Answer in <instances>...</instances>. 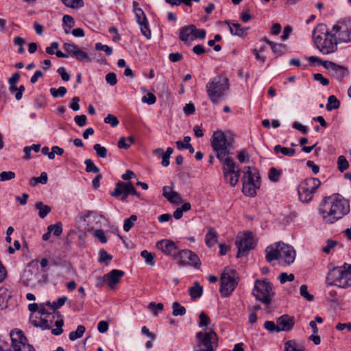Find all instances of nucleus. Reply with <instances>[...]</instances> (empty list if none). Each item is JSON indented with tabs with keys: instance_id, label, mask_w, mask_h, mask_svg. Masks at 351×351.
<instances>
[{
	"instance_id": "nucleus-1",
	"label": "nucleus",
	"mask_w": 351,
	"mask_h": 351,
	"mask_svg": "<svg viewBox=\"0 0 351 351\" xmlns=\"http://www.w3.org/2000/svg\"><path fill=\"white\" fill-rule=\"evenodd\" d=\"M319 213L326 223H334L350 213V202L337 193L323 199L319 206Z\"/></svg>"
},
{
	"instance_id": "nucleus-2",
	"label": "nucleus",
	"mask_w": 351,
	"mask_h": 351,
	"mask_svg": "<svg viewBox=\"0 0 351 351\" xmlns=\"http://www.w3.org/2000/svg\"><path fill=\"white\" fill-rule=\"evenodd\" d=\"M313 41L319 51L328 55L337 49V41L332 31H329L324 24H319L313 32Z\"/></svg>"
},
{
	"instance_id": "nucleus-3",
	"label": "nucleus",
	"mask_w": 351,
	"mask_h": 351,
	"mask_svg": "<svg viewBox=\"0 0 351 351\" xmlns=\"http://www.w3.org/2000/svg\"><path fill=\"white\" fill-rule=\"evenodd\" d=\"M266 260L271 263L278 260L279 264L289 266L292 264L295 258L296 253L293 247L284 243H276L274 245L266 247Z\"/></svg>"
},
{
	"instance_id": "nucleus-4",
	"label": "nucleus",
	"mask_w": 351,
	"mask_h": 351,
	"mask_svg": "<svg viewBox=\"0 0 351 351\" xmlns=\"http://www.w3.org/2000/svg\"><path fill=\"white\" fill-rule=\"evenodd\" d=\"M229 89V80L223 75L210 78L206 85V93L213 105L219 104L224 99Z\"/></svg>"
},
{
	"instance_id": "nucleus-5",
	"label": "nucleus",
	"mask_w": 351,
	"mask_h": 351,
	"mask_svg": "<svg viewBox=\"0 0 351 351\" xmlns=\"http://www.w3.org/2000/svg\"><path fill=\"white\" fill-rule=\"evenodd\" d=\"M329 285L346 289L351 286V265L344 263L340 267H333L329 271L326 279Z\"/></svg>"
},
{
	"instance_id": "nucleus-6",
	"label": "nucleus",
	"mask_w": 351,
	"mask_h": 351,
	"mask_svg": "<svg viewBox=\"0 0 351 351\" xmlns=\"http://www.w3.org/2000/svg\"><path fill=\"white\" fill-rule=\"evenodd\" d=\"M57 308H29V322L37 328L47 329L53 324L54 319L58 316Z\"/></svg>"
},
{
	"instance_id": "nucleus-7",
	"label": "nucleus",
	"mask_w": 351,
	"mask_h": 351,
	"mask_svg": "<svg viewBox=\"0 0 351 351\" xmlns=\"http://www.w3.org/2000/svg\"><path fill=\"white\" fill-rule=\"evenodd\" d=\"M233 143V138H228L222 131H216L213 133L210 143L219 160H222L231 153Z\"/></svg>"
},
{
	"instance_id": "nucleus-8",
	"label": "nucleus",
	"mask_w": 351,
	"mask_h": 351,
	"mask_svg": "<svg viewBox=\"0 0 351 351\" xmlns=\"http://www.w3.org/2000/svg\"><path fill=\"white\" fill-rule=\"evenodd\" d=\"M197 343L193 351H215L217 347V335L210 328L197 333Z\"/></svg>"
},
{
	"instance_id": "nucleus-9",
	"label": "nucleus",
	"mask_w": 351,
	"mask_h": 351,
	"mask_svg": "<svg viewBox=\"0 0 351 351\" xmlns=\"http://www.w3.org/2000/svg\"><path fill=\"white\" fill-rule=\"evenodd\" d=\"M320 185L321 181L316 178L309 177L302 180L298 187L300 200L305 203L311 201Z\"/></svg>"
},
{
	"instance_id": "nucleus-10",
	"label": "nucleus",
	"mask_w": 351,
	"mask_h": 351,
	"mask_svg": "<svg viewBox=\"0 0 351 351\" xmlns=\"http://www.w3.org/2000/svg\"><path fill=\"white\" fill-rule=\"evenodd\" d=\"M239 278L236 270L226 267L221 276L220 292L222 296H229L237 285Z\"/></svg>"
},
{
	"instance_id": "nucleus-11",
	"label": "nucleus",
	"mask_w": 351,
	"mask_h": 351,
	"mask_svg": "<svg viewBox=\"0 0 351 351\" xmlns=\"http://www.w3.org/2000/svg\"><path fill=\"white\" fill-rule=\"evenodd\" d=\"M253 294L256 300L262 302L264 304H269L273 296L271 285L266 280H256Z\"/></svg>"
},
{
	"instance_id": "nucleus-12",
	"label": "nucleus",
	"mask_w": 351,
	"mask_h": 351,
	"mask_svg": "<svg viewBox=\"0 0 351 351\" xmlns=\"http://www.w3.org/2000/svg\"><path fill=\"white\" fill-rule=\"evenodd\" d=\"M331 31L337 42H351V21L347 19L339 20L333 25Z\"/></svg>"
},
{
	"instance_id": "nucleus-13",
	"label": "nucleus",
	"mask_w": 351,
	"mask_h": 351,
	"mask_svg": "<svg viewBox=\"0 0 351 351\" xmlns=\"http://www.w3.org/2000/svg\"><path fill=\"white\" fill-rule=\"evenodd\" d=\"M12 351H35L34 348L28 343L22 330L19 329L10 332Z\"/></svg>"
},
{
	"instance_id": "nucleus-14",
	"label": "nucleus",
	"mask_w": 351,
	"mask_h": 351,
	"mask_svg": "<svg viewBox=\"0 0 351 351\" xmlns=\"http://www.w3.org/2000/svg\"><path fill=\"white\" fill-rule=\"evenodd\" d=\"M173 259L180 266L190 265L198 267L201 264L198 256L189 250H178Z\"/></svg>"
},
{
	"instance_id": "nucleus-15",
	"label": "nucleus",
	"mask_w": 351,
	"mask_h": 351,
	"mask_svg": "<svg viewBox=\"0 0 351 351\" xmlns=\"http://www.w3.org/2000/svg\"><path fill=\"white\" fill-rule=\"evenodd\" d=\"M206 34V32L205 29H197L194 25H189L180 29L179 38L182 42L186 43L196 38L204 39Z\"/></svg>"
},
{
	"instance_id": "nucleus-16",
	"label": "nucleus",
	"mask_w": 351,
	"mask_h": 351,
	"mask_svg": "<svg viewBox=\"0 0 351 351\" xmlns=\"http://www.w3.org/2000/svg\"><path fill=\"white\" fill-rule=\"evenodd\" d=\"M110 195L124 202L129 195H133L139 197V193L136 191L132 182H118L113 191Z\"/></svg>"
},
{
	"instance_id": "nucleus-17",
	"label": "nucleus",
	"mask_w": 351,
	"mask_h": 351,
	"mask_svg": "<svg viewBox=\"0 0 351 351\" xmlns=\"http://www.w3.org/2000/svg\"><path fill=\"white\" fill-rule=\"evenodd\" d=\"M238 249L237 257L243 256L246 252L254 247V240L251 232H245L238 235L236 240Z\"/></svg>"
},
{
	"instance_id": "nucleus-18",
	"label": "nucleus",
	"mask_w": 351,
	"mask_h": 351,
	"mask_svg": "<svg viewBox=\"0 0 351 351\" xmlns=\"http://www.w3.org/2000/svg\"><path fill=\"white\" fill-rule=\"evenodd\" d=\"M156 247L164 254L173 256V258L178 250L177 245L173 241L167 239L158 241L156 244Z\"/></svg>"
},
{
	"instance_id": "nucleus-19",
	"label": "nucleus",
	"mask_w": 351,
	"mask_h": 351,
	"mask_svg": "<svg viewBox=\"0 0 351 351\" xmlns=\"http://www.w3.org/2000/svg\"><path fill=\"white\" fill-rule=\"evenodd\" d=\"M295 324L294 317L288 315H283L278 317L276 322L277 331H290Z\"/></svg>"
},
{
	"instance_id": "nucleus-20",
	"label": "nucleus",
	"mask_w": 351,
	"mask_h": 351,
	"mask_svg": "<svg viewBox=\"0 0 351 351\" xmlns=\"http://www.w3.org/2000/svg\"><path fill=\"white\" fill-rule=\"evenodd\" d=\"M222 165V170L224 177H227L229 174L241 171L238 166L236 165L233 159L228 156H226L220 160Z\"/></svg>"
},
{
	"instance_id": "nucleus-21",
	"label": "nucleus",
	"mask_w": 351,
	"mask_h": 351,
	"mask_svg": "<svg viewBox=\"0 0 351 351\" xmlns=\"http://www.w3.org/2000/svg\"><path fill=\"white\" fill-rule=\"evenodd\" d=\"M125 273L122 270L112 269L110 272L104 276V280L108 282V286L113 289L119 282Z\"/></svg>"
},
{
	"instance_id": "nucleus-22",
	"label": "nucleus",
	"mask_w": 351,
	"mask_h": 351,
	"mask_svg": "<svg viewBox=\"0 0 351 351\" xmlns=\"http://www.w3.org/2000/svg\"><path fill=\"white\" fill-rule=\"evenodd\" d=\"M260 178L259 173L256 169L247 167L243 176V182L256 184V182H260Z\"/></svg>"
},
{
	"instance_id": "nucleus-23",
	"label": "nucleus",
	"mask_w": 351,
	"mask_h": 351,
	"mask_svg": "<svg viewBox=\"0 0 351 351\" xmlns=\"http://www.w3.org/2000/svg\"><path fill=\"white\" fill-rule=\"evenodd\" d=\"M226 23L228 25L231 34L239 37H245L247 35L249 27H241L239 23L230 21H226Z\"/></svg>"
},
{
	"instance_id": "nucleus-24",
	"label": "nucleus",
	"mask_w": 351,
	"mask_h": 351,
	"mask_svg": "<svg viewBox=\"0 0 351 351\" xmlns=\"http://www.w3.org/2000/svg\"><path fill=\"white\" fill-rule=\"evenodd\" d=\"M163 196L171 203L178 204L182 202V198L180 195L172 190V188L165 186L162 189Z\"/></svg>"
},
{
	"instance_id": "nucleus-25",
	"label": "nucleus",
	"mask_w": 351,
	"mask_h": 351,
	"mask_svg": "<svg viewBox=\"0 0 351 351\" xmlns=\"http://www.w3.org/2000/svg\"><path fill=\"white\" fill-rule=\"evenodd\" d=\"M347 74V69L337 64H335L330 72V75L339 81H341Z\"/></svg>"
},
{
	"instance_id": "nucleus-26",
	"label": "nucleus",
	"mask_w": 351,
	"mask_h": 351,
	"mask_svg": "<svg viewBox=\"0 0 351 351\" xmlns=\"http://www.w3.org/2000/svg\"><path fill=\"white\" fill-rule=\"evenodd\" d=\"M260 182L256 184L244 183L243 182V193L249 197H254L256 194V190L260 188Z\"/></svg>"
},
{
	"instance_id": "nucleus-27",
	"label": "nucleus",
	"mask_w": 351,
	"mask_h": 351,
	"mask_svg": "<svg viewBox=\"0 0 351 351\" xmlns=\"http://www.w3.org/2000/svg\"><path fill=\"white\" fill-rule=\"evenodd\" d=\"M189 295L193 300L199 298L203 293V287L197 281H195L193 285L189 288Z\"/></svg>"
},
{
	"instance_id": "nucleus-28",
	"label": "nucleus",
	"mask_w": 351,
	"mask_h": 351,
	"mask_svg": "<svg viewBox=\"0 0 351 351\" xmlns=\"http://www.w3.org/2000/svg\"><path fill=\"white\" fill-rule=\"evenodd\" d=\"M304 346L295 340L287 341L285 343L284 351H304Z\"/></svg>"
},
{
	"instance_id": "nucleus-29",
	"label": "nucleus",
	"mask_w": 351,
	"mask_h": 351,
	"mask_svg": "<svg viewBox=\"0 0 351 351\" xmlns=\"http://www.w3.org/2000/svg\"><path fill=\"white\" fill-rule=\"evenodd\" d=\"M217 241V233L213 228H209L205 237V243L208 247H213Z\"/></svg>"
},
{
	"instance_id": "nucleus-30",
	"label": "nucleus",
	"mask_w": 351,
	"mask_h": 351,
	"mask_svg": "<svg viewBox=\"0 0 351 351\" xmlns=\"http://www.w3.org/2000/svg\"><path fill=\"white\" fill-rule=\"evenodd\" d=\"M184 141L185 144H182V142L180 141H178L176 142L178 149L181 150L182 149H189L191 154H193L195 152V149L190 144L191 137L189 136H184Z\"/></svg>"
},
{
	"instance_id": "nucleus-31",
	"label": "nucleus",
	"mask_w": 351,
	"mask_h": 351,
	"mask_svg": "<svg viewBox=\"0 0 351 351\" xmlns=\"http://www.w3.org/2000/svg\"><path fill=\"white\" fill-rule=\"evenodd\" d=\"M35 207L38 210V216L41 219L45 218L51 210L50 206L43 204L41 202H36Z\"/></svg>"
},
{
	"instance_id": "nucleus-32",
	"label": "nucleus",
	"mask_w": 351,
	"mask_h": 351,
	"mask_svg": "<svg viewBox=\"0 0 351 351\" xmlns=\"http://www.w3.org/2000/svg\"><path fill=\"white\" fill-rule=\"evenodd\" d=\"M20 73L19 72L14 73L12 75V76L8 79L9 84V90L11 93H14L16 91L17 86L16 84L20 79Z\"/></svg>"
},
{
	"instance_id": "nucleus-33",
	"label": "nucleus",
	"mask_w": 351,
	"mask_h": 351,
	"mask_svg": "<svg viewBox=\"0 0 351 351\" xmlns=\"http://www.w3.org/2000/svg\"><path fill=\"white\" fill-rule=\"evenodd\" d=\"M274 151L276 154L281 153L285 156H293L295 154V151L293 149L282 147L280 145H277L274 147Z\"/></svg>"
},
{
	"instance_id": "nucleus-34",
	"label": "nucleus",
	"mask_w": 351,
	"mask_h": 351,
	"mask_svg": "<svg viewBox=\"0 0 351 351\" xmlns=\"http://www.w3.org/2000/svg\"><path fill=\"white\" fill-rule=\"evenodd\" d=\"M340 106V102L335 95H330L328 98V103L326 104V110L332 111V110L338 109Z\"/></svg>"
},
{
	"instance_id": "nucleus-35",
	"label": "nucleus",
	"mask_w": 351,
	"mask_h": 351,
	"mask_svg": "<svg viewBox=\"0 0 351 351\" xmlns=\"http://www.w3.org/2000/svg\"><path fill=\"white\" fill-rule=\"evenodd\" d=\"M141 256L145 259L146 264L151 266L154 265V259L156 258V254L154 253L149 252L145 250L141 252Z\"/></svg>"
},
{
	"instance_id": "nucleus-36",
	"label": "nucleus",
	"mask_w": 351,
	"mask_h": 351,
	"mask_svg": "<svg viewBox=\"0 0 351 351\" xmlns=\"http://www.w3.org/2000/svg\"><path fill=\"white\" fill-rule=\"evenodd\" d=\"M85 331H86L85 327L82 325H79L77 327V329L75 331H73L69 333V339L71 341H75L77 339L82 337L83 336L84 333L85 332Z\"/></svg>"
},
{
	"instance_id": "nucleus-37",
	"label": "nucleus",
	"mask_w": 351,
	"mask_h": 351,
	"mask_svg": "<svg viewBox=\"0 0 351 351\" xmlns=\"http://www.w3.org/2000/svg\"><path fill=\"white\" fill-rule=\"evenodd\" d=\"M241 176V171L230 173L227 177H224L226 182L229 183L231 186H235L239 182Z\"/></svg>"
},
{
	"instance_id": "nucleus-38",
	"label": "nucleus",
	"mask_w": 351,
	"mask_h": 351,
	"mask_svg": "<svg viewBox=\"0 0 351 351\" xmlns=\"http://www.w3.org/2000/svg\"><path fill=\"white\" fill-rule=\"evenodd\" d=\"M137 220V216L132 215L129 218L124 220L123 222V230L125 232H128L134 226L135 221Z\"/></svg>"
},
{
	"instance_id": "nucleus-39",
	"label": "nucleus",
	"mask_w": 351,
	"mask_h": 351,
	"mask_svg": "<svg viewBox=\"0 0 351 351\" xmlns=\"http://www.w3.org/2000/svg\"><path fill=\"white\" fill-rule=\"evenodd\" d=\"M62 3L69 8L78 9L84 5L82 0H62Z\"/></svg>"
},
{
	"instance_id": "nucleus-40",
	"label": "nucleus",
	"mask_w": 351,
	"mask_h": 351,
	"mask_svg": "<svg viewBox=\"0 0 351 351\" xmlns=\"http://www.w3.org/2000/svg\"><path fill=\"white\" fill-rule=\"evenodd\" d=\"M49 92L54 98H58L63 97L66 95L67 90L65 87L60 86L58 89L55 88H51Z\"/></svg>"
},
{
	"instance_id": "nucleus-41",
	"label": "nucleus",
	"mask_w": 351,
	"mask_h": 351,
	"mask_svg": "<svg viewBox=\"0 0 351 351\" xmlns=\"http://www.w3.org/2000/svg\"><path fill=\"white\" fill-rule=\"evenodd\" d=\"M138 24L140 25L142 34L147 38H150L151 31L149 28V23L147 19L142 21L141 23H138Z\"/></svg>"
},
{
	"instance_id": "nucleus-42",
	"label": "nucleus",
	"mask_w": 351,
	"mask_h": 351,
	"mask_svg": "<svg viewBox=\"0 0 351 351\" xmlns=\"http://www.w3.org/2000/svg\"><path fill=\"white\" fill-rule=\"evenodd\" d=\"M47 230L52 232L53 235L59 237L62 232V225L60 222L56 223L53 225H50L48 226Z\"/></svg>"
},
{
	"instance_id": "nucleus-43",
	"label": "nucleus",
	"mask_w": 351,
	"mask_h": 351,
	"mask_svg": "<svg viewBox=\"0 0 351 351\" xmlns=\"http://www.w3.org/2000/svg\"><path fill=\"white\" fill-rule=\"evenodd\" d=\"M77 60L81 62H89L91 61V59L89 58L88 54L84 51L81 50L80 48L77 49L76 53L73 56Z\"/></svg>"
},
{
	"instance_id": "nucleus-44",
	"label": "nucleus",
	"mask_w": 351,
	"mask_h": 351,
	"mask_svg": "<svg viewBox=\"0 0 351 351\" xmlns=\"http://www.w3.org/2000/svg\"><path fill=\"white\" fill-rule=\"evenodd\" d=\"M93 149L96 152L98 157L104 158L107 156V149L105 147L101 146L100 144H95L93 146Z\"/></svg>"
},
{
	"instance_id": "nucleus-45",
	"label": "nucleus",
	"mask_w": 351,
	"mask_h": 351,
	"mask_svg": "<svg viewBox=\"0 0 351 351\" xmlns=\"http://www.w3.org/2000/svg\"><path fill=\"white\" fill-rule=\"evenodd\" d=\"M281 173L280 170L271 167L269 171V178L272 182H277L279 180Z\"/></svg>"
},
{
	"instance_id": "nucleus-46",
	"label": "nucleus",
	"mask_w": 351,
	"mask_h": 351,
	"mask_svg": "<svg viewBox=\"0 0 351 351\" xmlns=\"http://www.w3.org/2000/svg\"><path fill=\"white\" fill-rule=\"evenodd\" d=\"M84 164L86 165V171L87 172H93L95 173L99 172V169L94 164L91 159H86Z\"/></svg>"
},
{
	"instance_id": "nucleus-47",
	"label": "nucleus",
	"mask_w": 351,
	"mask_h": 351,
	"mask_svg": "<svg viewBox=\"0 0 351 351\" xmlns=\"http://www.w3.org/2000/svg\"><path fill=\"white\" fill-rule=\"evenodd\" d=\"M337 164L338 169L341 172H343L349 167V163L347 161L346 157L343 156H340L338 157Z\"/></svg>"
},
{
	"instance_id": "nucleus-48",
	"label": "nucleus",
	"mask_w": 351,
	"mask_h": 351,
	"mask_svg": "<svg viewBox=\"0 0 351 351\" xmlns=\"http://www.w3.org/2000/svg\"><path fill=\"white\" fill-rule=\"evenodd\" d=\"M112 256L109 254L106 251H105L104 250H101L99 251V260L98 261L100 263H106L108 265V263L112 261Z\"/></svg>"
},
{
	"instance_id": "nucleus-49",
	"label": "nucleus",
	"mask_w": 351,
	"mask_h": 351,
	"mask_svg": "<svg viewBox=\"0 0 351 351\" xmlns=\"http://www.w3.org/2000/svg\"><path fill=\"white\" fill-rule=\"evenodd\" d=\"M13 42L15 46H19L18 53L23 54L25 52V49L23 47V45L25 43V40L21 36H16L14 38Z\"/></svg>"
},
{
	"instance_id": "nucleus-50",
	"label": "nucleus",
	"mask_w": 351,
	"mask_h": 351,
	"mask_svg": "<svg viewBox=\"0 0 351 351\" xmlns=\"http://www.w3.org/2000/svg\"><path fill=\"white\" fill-rule=\"evenodd\" d=\"M15 173L12 171H3L0 173V181L5 182L15 178Z\"/></svg>"
},
{
	"instance_id": "nucleus-51",
	"label": "nucleus",
	"mask_w": 351,
	"mask_h": 351,
	"mask_svg": "<svg viewBox=\"0 0 351 351\" xmlns=\"http://www.w3.org/2000/svg\"><path fill=\"white\" fill-rule=\"evenodd\" d=\"M104 122L107 124L110 125L112 127H116L119 125V121L118 119L112 114H108L104 118Z\"/></svg>"
},
{
	"instance_id": "nucleus-52",
	"label": "nucleus",
	"mask_w": 351,
	"mask_h": 351,
	"mask_svg": "<svg viewBox=\"0 0 351 351\" xmlns=\"http://www.w3.org/2000/svg\"><path fill=\"white\" fill-rule=\"evenodd\" d=\"M63 48L68 53L72 56L76 53L77 49H79L77 45L71 43H64L63 45Z\"/></svg>"
},
{
	"instance_id": "nucleus-53",
	"label": "nucleus",
	"mask_w": 351,
	"mask_h": 351,
	"mask_svg": "<svg viewBox=\"0 0 351 351\" xmlns=\"http://www.w3.org/2000/svg\"><path fill=\"white\" fill-rule=\"evenodd\" d=\"M300 293L302 297L307 300L308 301H312L313 300V295L310 294L308 291V287L305 285H302L300 288Z\"/></svg>"
},
{
	"instance_id": "nucleus-54",
	"label": "nucleus",
	"mask_w": 351,
	"mask_h": 351,
	"mask_svg": "<svg viewBox=\"0 0 351 351\" xmlns=\"http://www.w3.org/2000/svg\"><path fill=\"white\" fill-rule=\"evenodd\" d=\"M46 104H47V101H46L45 97L42 95H38L36 97V99L34 100V107L36 108H43L46 106Z\"/></svg>"
},
{
	"instance_id": "nucleus-55",
	"label": "nucleus",
	"mask_w": 351,
	"mask_h": 351,
	"mask_svg": "<svg viewBox=\"0 0 351 351\" xmlns=\"http://www.w3.org/2000/svg\"><path fill=\"white\" fill-rule=\"evenodd\" d=\"M95 49L99 51H104L107 56H110L112 53V49L110 47L101 43L95 44Z\"/></svg>"
},
{
	"instance_id": "nucleus-56",
	"label": "nucleus",
	"mask_w": 351,
	"mask_h": 351,
	"mask_svg": "<svg viewBox=\"0 0 351 351\" xmlns=\"http://www.w3.org/2000/svg\"><path fill=\"white\" fill-rule=\"evenodd\" d=\"M294 275L292 274H287V273H281L278 276V280L282 284L287 282H291L294 280Z\"/></svg>"
},
{
	"instance_id": "nucleus-57",
	"label": "nucleus",
	"mask_w": 351,
	"mask_h": 351,
	"mask_svg": "<svg viewBox=\"0 0 351 351\" xmlns=\"http://www.w3.org/2000/svg\"><path fill=\"white\" fill-rule=\"evenodd\" d=\"M210 323V319L207 316V315L202 312L199 315V327H204L205 326L206 328H208V326Z\"/></svg>"
},
{
	"instance_id": "nucleus-58",
	"label": "nucleus",
	"mask_w": 351,
	"mask_h": 351,
	"mask_svg": "<svg viewBox=\"0 0 351 351\" xmlns=\"http://www.w3.org/2000/svg\"><path fill=\"white\" fill-rule=\"evenodd\" d=\"M141 100L143 103H147L149 105H152L156 103V97L153 93H148L146 95L142 97Z\"/></svg>"
},
{
	"instance_id": "nucleus-59",
	"label": "nucleus",
	"mask_w": 351,
	"mask_h": 351,
	"mask_svg": "<svg viewBox=\"0 0 351 351\" xmlns=\"http://www.w3.org/2000/svg\"><path fill=\"white\" fill-rule=\"evenodd\" d=\"M74 121L78 126L83 127L86 125L87 123L86 116L84 114L76 115L74 117Z\"/></svg>"
},
{
	"instance_id": "nucleus-60",
	"label": "nucleus",
	"mask_w": 351,
	"mask_h": 351,
	"mask_svg": "<svg viewBox=\"0 0 351 351\" xmlns=\"http://www.w3.org/2000/svg\"><path fill=\"white\" fill-rule=\"evenodd\" d=\"M269 46L271 47L274 53L280 55L282 52V50L285 49V45L282 44L278 43H269Z\"/></svg>"
},
{
	"instance_id": "nucleus-61",
	"label": "nucleus",
	"mask_w": 351,
	"mask_h": 351,
	"mask_svg": "<svg viewBox=\"0 0 351 351\" xmlns=\"http://www.w3.org/2000/svg\"><path fill=\"white\" fill-rule=\"evenodd\" d=\"M106 81L110 86H114L117 82V75L114 73H109L106 75Z\"/></svg>"
},
{
	"instance_id": "nucleus-62",
	"label": "nucleus",
	"mask_w": 351,
	"mask_h": 351,
	"mask_svg": "<svg viewBox=\"0 0 351 351\" xmlns=\"http://www.w3.org/2000/svg\"><path fill=\"white\" fill-rule=\"evenodd\" d=\"M62 22L64 25H66L69 28L73 27L75 24L73 18L69 15H64L62 19Z\"/></svg>"
},
{
	"instance_id": "nucleus-63",
	"label": "nucleus",
	"mask_w": 351,
	"mask_h": 351,
	"mask_svg": "<svg viewBox=\"0 0 351 351\" xmlns=\"http://www.w3.org/2000/svg\"><path fill=\"white\" fill-rule=\"evenodd\" d=\"M134 14L138 23L147 19L145 14L142 9H136L134 12Z\"/></svg>"
},
{
	"instance_id": "nucleus-64",
	"label": "nucleus",
	"mask_w": 351,
	"mask_h": 351,
	"mask_svg": "<svg viewBox=\"0 0 351 351\" xmlns=\"http://www.w3.org/2000/svg\"><path fill=\"white\" fill-rule=\"evenodd\" d=\"M109 324L106 321H100L97 325V329L99 332L105 333L108 331Z\"/></svg>"
}]
</instances>
